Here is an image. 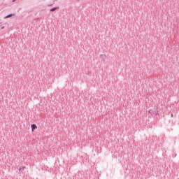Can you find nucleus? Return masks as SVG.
Segmentation results:
<instances>
[{"label":"nucleus","mask_w":179,"mask_h":179,"mask_svg":"<svg viewBox=\"0 0 179 179\" xmlns=\"http://www.w3.org/2000/svg\"><path fill=\"white\" fill-rule=\"evenodd\" d=\"M156 111H157V107H155V108H154V110H152V109H150V110H148V113H149L150 114H152H152H153L154 115H159V113H158V112H156Z\"/></svg>","instance_id":"nucleus-1"},{"label":"nucleus","mask_w":179,"mask_h":179,"mask_svg":"<svg viewBox=\"0 0 179 179\" xmlns=\"http://www.w3.org/2000/svg\"><path fill=\"white\" fill-rule=\"evenodd\" d=\"M59 9V7L57 6V7H54V8H52L50 9V12H55V10Z\"/></svg>","instance_id":"nucleus-2"},{"label":"nucleus","mask_w":179,"mask_h":179,"mask_svg":"<svg viewBox=\"0 0 179 179\" xmlns=\"http://www.w3.org/2000/svg\"><path fill=\"white\" fill-rule=\"evenodd\" d=\"M13 16H15V14H9L4 17V19H8L9 17H12Z\"/></svg>","instance_id":"nucleus-3"},{"label":"nucleus","mask_w":179,"mask_h":179,"mask_svg":"<svg viewBox=\"0 0 179 179\" xmlns=\"http://www.w3.org/2000/svg\"><path fill=\"white\" fill-rule=\"evenodd\" d=\"M31 128L32 131H34V129H37V126L36 124H31Z\"/></svg>","instance_id":"nucleus-4"},{"label":"nucleus","mask_w":179,"mask_h":179,"mask_svg":"<svg viewBox=\"0 0 179 179\" xmlns=\"http://www.w3.org/2000/svg\"><path fill=\"white\" fill-rule=\"evenodd\" d=\"M100 57H101V58H102V59H105L106 55H101Z\"/></svg>","instance_id":"nucleus-5"},{"label":"nucleus","mask_w":179,"mask_h":179,"mask_svg":"<svg viewBox=\"0 0 179 179\" xmlns=\"http://www.w3.org/2000/svg\"><path fill=\"white\" fill-rule=\"evenodd\" d=\"M24 169H26V167L20 168L19 170H20V172H22V171Z\"/></svg>","instance_id":"nucleus-6"},{"label":"nucleus","mask_w":179,"mask_h":179,"mask_svg":"<svg viewBox=\"0 0 179 179\" xmlns=\"http://www.w3.org/2000/svg\"><path fill=\"white\" fill-rule=\"evenodd\" d=\"M3 29H5V27H1V30H3Z\"/></svg>","instance_id":"nucleus-7"},{"label":"nucleus","mask_w":179,"mask_h":179,"mask_svg":"<svg viewBox=\"0 0 179 179\" xmlns=\"http://www.w3.org/2000/svg\"><path fill=\"white\" fill-rule=\"evenodd\" d=\"M48 6H52V4H50V5H48Z\"/></svg>","instance_id":"nucleus-8"},{"label":"nucleus","mask_w":179,"mask_h":179,"mask_svg":"<svg viewBox=\"0 0 179 179\" xmlns=\"http://www.w3.org/2000/svg\"><path fill=\"white\" fill-rule=\"evenodd\" d=\"M15 1H16V0H13V2H15Z\"/></svg>","instance_id":"nucleus-9"},{"label":"nucleus","mask_w":179,"mask_h":179,"mask_svg":"<svg viewBox=\"0 0 179 179\" xmlns=\"http://www.w3.org/2000/svg\"><path fill=\"white\" fill-rule=\"evenodd\" d=\"M171 117H173V114H171Z\"/></svg>","instance_id":"nucleus-10"}]
</instances>
